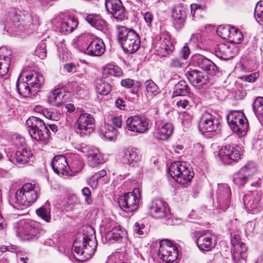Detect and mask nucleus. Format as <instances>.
Returning a JSON list of instances; mask_svg holds the SVG:
<instances>
[{"label": "nucleus", "mask_w": 263, "mask_h": 263, "mask_svg": "<svg viewBox=\"0 0 263 263\" xmlns=\"http://www.w3.org/2000/svg\"><path fill=\"white\" fill-rule=\"evenodd\" d=\"M83 231L73 242L74 251L79 257L76 259L81 261L90 258L94 254L97 246L94 229L89 226Z\"/></svg>", "instance_id": "1"}, {"label": "nucleus", "mask_w": 263, "mask_h": 263, "mask_svg": "<svg viewBox=\"0 0 263 263\" xmlns=\"http://www.w3.org/2000/svg\"><path fill=\"white\" fill-rule=\"evenodd\" d=\"M26 123L29 134L33 140L42 145L49 143V130L43 120L31 116L27 120Z\"/></svg>", "instance_id": "2"}, {"label": "nucleus", "mask_w": 263, "mask_h": 263, "mask_svg": "<svg viewBox=\"0 0 263 263\" xmlns=\"http://www.w3.org/2000/svg\"><path fill=\"white\" fill-rule=\"evenodd\" d=\"M118 40L124 52L133 53L140 47L139 34L133 29L121 26L118 29Z\"/></svg>", "instance_id": "3"}, {"label": "nucleus", "mask_w": 263, "mask_h": 263, "mask_svg": "<svg viewBox=\"0 0 263 263\" xmlns=\"http://www.w3.org/2000/svg\"><path fill=\"white\" fill-rule=\"evenodd\" d=\"M51 166L54 172L59 175L71 176L73 173L81 171L83 163L80 160L73 161L71 168L68 165L66 157L64 155H59L53 158Z\"/></svg>", "instance_id": "4"}, {"label": "nucleus", "mask_w": 263, "mask_h": 263, "mask_svg": "<svg viewBox=\"0 0 263 263\" xmlns=\"http://www.w3.org/2000/svg\"><path fill=\"white\" fill-rule=\"evenodd\" d=\"M227 120L232 130L239 137H242L246 134L249 125L243 112L232 111L227 115Z\"/></svg>", "instance_id": "5"}, {"label": "nucleus", "mask_w": 263, "mask_h": 263, "mask_svg": "<svg viewBox=\"0 0 263 263\" xmlns=\"http://www.w3.org/2000/svg\"><path fill=\"white\" fill-rule=\"evenodd\" d=\"M169 174L175 181L180 184L190 182L193 177V172L191 171L184 162L176 161L169 167Z\"/></svg>", "instance_id": "6"}, {"label": "nucleus", "mask_w": 263, "mask_h": 263, "mask_svg": "<svg viewBox=\"0 0 263 263\" xmlns=\"http://www.w3.org/2000/svg\"><path fill=\"white\" fill-rule=\"evenodd\" d=\"M37 192V187L34 185L26 183L16 192V203L24 206H29L36 200Z\"/></svg>", "instance_id": "7"}, {"label": "nucleus", "mask_w": 263, "mask_h": 263, "mask_svg": "<svg viewBox=\"0 0 263 263\" xmlns=\"http://www.w3.org/2000/svg\"><path fill=\"white\" fill-rule=\"evenodd\" d=\"M87 42L85 46L82 47L84 53L91 56L99 57L103 54L105 46L103 41L91 34H85L81 37V40Z\"/></svg>", "instance_id": "8"}, {"label": "nucleus", "mask_w": 263, "mask_h": 263, "mask_svg": "<svg viewBox=\"0 0 263 263\" xmlns=\"http://www.w3.org/2000/svg\"><path fill=\"white\" fill-rule=\"evenodd\" d=\"M141 199L139 188H135L132 192L124 194L119 199L120 207L126 212H133L139 206Z\"/></svg>", "instance_id": "9"}, {"label": "nucleus", "mask_w": 263, "mask_h": 263, "mask_svg": "<svg viewBox=\"0 0 263 263\" xmlns=\"http://www.w3.org/2000/svg\"><path fill=\"white\" fill-rule=\"evenodd\" d=\"M95 122L92 115L87 113L81 114L74 124V130L81 137L88 136L93 131Z\"/></svg>", "instance_id": "10"}, {"label": "nucleus", "mask_w": 263, "mask_h": 263, "mask_svg": "<svg viewBox=\"0 0 263 263\" xmlns=\"http://www.w3.org/2000/svg\"><path fill=\"white\" fill-rule=\"evenodd\" d=\"M231 252L234 263H246L247 247L240 241L239 236L234 234L231 239Z\"/></svg>", "instance_id": "11"}, {"label": "nucleus", "mask_w": 263, "mask_h": 263, "mask_svg": "<svg viewBox=\"0 0 263 263\" xmlns=\"http://www.w3.org/2000/svg\"><path fill=\"white\" fill-rule=\"evenodd\" d=\"M242 154L241 148L236 145L222 146L219 151V156L223 163L231 164L237 161Z\"/></svg>", "instance_id": "12"}, {"label": "nucleus", "mask_w": 263, "mask_h": 263, "mask_svg": "<svg viewBox=\"0 0 263 263\" xmlns=\"http://www.w3.org/2000/svg\"><path fill=\"white\" fill-rule=\"evenodd\" d=\"M261 194L258 191H251L244 195L243 205L246 209L255 213L261 210L263 207V199Z\"/></svg>", "instance_id": "13"}, {"label": "nucleus", "mask_w": 263, "mask_h": 263, "mask_svg": "<svg viewBox=\"0 0 263 263\" xmlns=\"http://www.w3.org/2000/svg\"><path fill=\"white\" fill-rule=\"evenodd\" d=\"M8 17L12 22L14 25L17 27L20 26H29L31 24L37 25L39 24V18L36 15H31L28 12H25L23 15H19L14 10H12L8 14Z\"/></svg>", "instance_id": "14"}, {"label": "nucleus", "mask_w": 263, "mask_h": 263, "mask_svg": "<svg viewBox=\"0 0 263 263\" xmlns=\"http://www.w3.org/2000/svg\"><path fill=\"white\" fill-rule=\"evenodd\" d=\"M158 252L160 258L166 262H173L178 257L177 248L173 246L171 241L167 239L160 241Z\"/></svg>", "instance_id": "15"}, {"label": "nucleus", "mask_w": 263, "mask_h": 263, "mask_svg": "<svg viewBox=\"0 0 263 263\" xmlns=\"http://www.w3.org/2000/svg\"><path fill=\"white\" fill-rule=\"evenodd\" d=\"M220 125L219 119L208 112H204L200 117L198 128L201 133L213 132Z\"/></svg>", "instance_id": "16"}, {"label": "nucleus", "mask_w": 263, "mask_h": 263, "mask_svg": "<svg viewBox=\"0 0 263 263\" xmlns=\"http://www.w3.org/2000/svg\"><path fill=\"white\" fill-rule=\"evenodd\" d=\"M257 172V168L255 164L249 162L234 175L233 181L239 186L243 185Z\"/></svg>", "instance_id": "17"}, {"label": "nucleus", "mask_w": 263, "mask_h": 263, "mask_svg": "<svg viewBox=\"0 0 263 263\" xmlns=\"http://www.w3.org/2000/svg\"><path fill=\"white\" fill-rule=\"evenodd\" d=\"M21 236L26 240L37 239L43 232L39 223L34 221H28L22 223Z\"/></svg>", "instance_id": "18"}, {"label": "nucleus", "mask_w": 263, "mask_h": 263, "mask_svg": "<svg viewBox=\"0 0 263 263\" xmlns=\"http://www.w3.org/2000/svg\"><path fill=\"white\" fill-rule=\"evenodd\" d=\"M216 199L219 207L227 209L231 204V191L229 186L225 183H219L216 192Z\"/></svg>", "instance_id": "19"}, {"label": "nucleus", "mask_w": 263, "mask_h": 263, "mask_svg": "<svg viewBox=\"0 0 263 263\" xmlns=\"http://www.w3.org/2000/svg\"><path fill=\"white\" fill-rule=\"evenodd\" d=\"M20 77L25 78L26 82L34 91V94L36 93L38 90L43 85V75L35 70L24 71L20 74Z\"/></svg>", "instance_id": "20"}, {"label": "nucleus", "mask_w": 263, "mask_h": 263, "mask_svg": "<svg viewBox=\"0 0 263 263\" xmlns=\"http://www.w3.org/2000/svg\"><path fill=\"white\" fill-rule=\"evenodd\" d=\"M148 121L139 116L129 117L126 120V128L133 132L143 133L148 130Z\"/></svg>", "instance_id": "21"}, {"label": "nucleus", "mask_w": 263, "mask_h": 263, "mask_svg": "<svg viewBox=\"0 0 263 263\" xmlns=\"http://www.w3.org/2000/svg\"><path fill=\"white\" fill-rule=\"evenodd\" d=\"M194 61L196 66L199 67L207 74L214 75L218 72V67L210 60L202 55H195Z\"/></svg>", "instance_id": "22"}, {"label": "nucleus", "mask_w": 263, "mask_h": 263, "mask_svg": "<svg viewBox=\"0 0 263 263\" xmlns=\"http://www.w3.org/2000/svg\"><path fill=\"white\" fill-rule=\"evenodd\" d=\"M196 243L201 251H210L215 248L217 241L214 235L204 232L197 238Z\"/></svg>", "instance_id": "23"}, {"label": "nucleus", "mask_w": 263, "mask_h": 263, "mask_svg": "<svg viewBox=\"0 0 263 263\" xmlns=\"http://www.w3.org/2000/svg\"><path fill=\"white\" fill-rule=\"evenodd\" d=\"M105 6L116 19L123 20L125 17V11L120 0H107Z\"/></svg>", "instance_id": "24"}, {"label": "nucleus", "mask_w": 263, "mask_h": 263, "mask_svg": "<svg viewBox=\"0 0 263 263\" xmlns=\"http://www.w3.org/2000/svg\"><path fill=\"white\" fill-rule=\"evenodd\" d=\"M186 77L193 86H201L209 80V76L206 72L198 69H193L188 71Z\"/></svg>", "instance_id": "25"}, {"label": "nucleus", "mask_w": 263, "mask_h": 263, "mask_svg": "<svg viewBox=\"0 0 263 263\" xmlns=\"http://www.w3.org/2000/svg\"><path fill=\"white\" fill-rule=\"evenodd\" d=\"M167 204L162 199H155L148 206L151 213L156 218H162L166 216L167 212Z\"/></svg>", "instance_id": "26"}, {"label": "nucleus", "mask_w": 263, "mask_h": 263, "mask_svg": "<svg viewBox=\"0 0 263 263\" xmlns=\"http://www.w3.org/2000/svg\"><path fill=\"white\" fill-rule=\"evenodd\" d=\"M140 156L137 149L135 148L124 149L121 155V162L126 166H135L140 160Z\"/></svg>", "instance_id": "27"}, {"label": "nucleus", "mask_w": 263, "mask_h": 263, "mask_svg": "<svg viewBox=\"0 0 263 263\" xmlns=\"http://www.w3.org/2000/svg\"><path fill=\"white\" fill-rule=\"evenodd\" d=\"M156 47L158 51L162 56H166L173 51L174 45L171 41V37L166 34H162L159 36V42Z\"/></svg>", "instance_id": "28"}, {"label": "nucleus", "mask_w": 263, "mask_h": 263, "mask_svg": "<svg viewBox=\"0 0 263 263\" xmlns=\"http://www.w3.org/2000/svg\"><path fill=\"white\" fill-rule=\"evenodd\" d=\"M187 8L183 3L175 4L171 9L172 16L177 24L184 25L186 18Z\"/></svg>", "instance_id": "29"}, {"label": "nucleus", "mask_w": 263, "mask_h": 263, "mask_svg": "<svg viewBox=\"0 0 263 263\" xmlns=\"http://www.w3.org/2000/svg\"><path fill=\"white\" fill-rule=\"evenodd\" d=\"M67 99L66 92L61 89H57L50 92L48 95V102L53 106H60Z\"/></svg>", "instance_id": "30"}, {"label": "nucleus", "mask_w": 263, "mask_h": 263, "mask_svg": "<svg viewBox=\"0 0 263 263\" xmlns=\"http://www.w3.org/2000/svg\"><path fill=\"white\" fill-rule=\"evenodd\" d=\"M32 156V153L29 149L18 148L12 157V162L20 164H26L29 162Z\"/></svg>", "instance_id": "31"}, {"label": "nucleus", "mask_w": 263, "mask_h": 263, "mask_svg": "<svg viewBox=\"0 0 263 263\" xmlns=\"http://www.w3.org/2000/svg\"><path fill=\"white\" fill-rule=\"evenodd\" d=\"M78 25L77 20L74 17L70 16L61 21L59 26V29L61 32L70 33L77 27Z\"/></svg>", "instance_id": "32"}, {"label": "nucleus", "mask_w": 263, "mask_h": 263, "mask_svg": "<svg viewBox=\"0 0 263 263\" xmlns=\"http://www.w3.org/2000/svg\"><path fill=\"white\" fill-rule=\"evenodd\" d=\"M125 235V231L118 226L108 232L105 235V238L107 241L114 242L121 240Z\"/></svg>", "instance_id": "33"}, {"label": "nucleus", "mask_w": 263, "mask_h": 263, "mask_svg": "<svg viewBox=\"0 0 263 263\" xmlns=\"http://www.w3.org/2000/svg\"><path fill=\"white\" fill-rule=\"evenodd\" d=\"M215 53L217 57L223 60H228L232 58L234 54L231 47L225 44L218 45L215 49Z\"/></svg>", "instance_id": "34"}, {"label": "nucleus", "mask_w": 263, "mask_h": 263, "mask_svg": "<svg viewBox=\"0 0 263 263\" xmlns=\"http://www.w3.org/2000/svg\"><path fill=\"white\" fill-rule=\"evenodd\" d=\"M174 130L173 125L170 123H166L163 125L156 133V136L157 139L161 140H166L172 135Z\"/></svg>", "instance_id": "35"}, {"label": "nucleus", "mask_w": 263, "mask_h": 263, "mask_svg": "<svg viewBox=\"0 0 263 263\" xmlns=\"http://www.w3.org/2000/svg\"><path fill=\"white\" fill-rule=\"evenodd\" d=\"M145 94L147 98H153L159 92V89L157 84L152 80H148L144 83Z\"/></svg>", "instance_id": "36"}, {"label": "nucleus", "mask_w": 263, "mask_h": 263, "mask_svg": "<svg viewBox=\"0 0 263 263\" xmlns=\"http://www.w3.org/2000/svg\"><path fill=\"white\" fill-rule=\"evenodd\" d=\"M87 160L88 165L95 167L104 162V159L102 154L96 150L90 152L87 156Z\"/></svg>", "instance_id": "37"}, {"label": "nucleus", "mask_w": 263, "mask_h": 263, "mask_svg": "<svg viewBox=\"0 0 263 263\" xmlns=\"http://www.w3.org/2000/svg\"><path fill=\"white\" fill-rule=\"evenodd\" d=\"M190 92V89L186 82L184 80L180 81L174 87L173 97L184 96Z\"/></svg>", "instance_id": "38"}, {"label": "nucleus", "mask_w": 263, "mask_h": 263, "mask_svg": "<svg viewBox=\"0 0 263 263\" xmlns=\"http://www.w3.org/2000/svg\"><path fill=\"white\" fill-rule=\"evenodd\" d=\"M16 88L19 93L24 97H30L32 95H35L34 94V91L26 81L20 82L18 80L16 83Z\"/></svg>", "instance_id": "39"}, {"label": "nucleus", "mask_w": 263, "mask_h": 263, "mask_svg": "<svg viewBox=\"0 0 263 263\" xmlns=\"http://www.w3.org/2000/svg\"><path fill=\"white\" fill-rule=\"evenodd\" d=\"M101 131L106 139L114 140L117 135V129L110 124H105L101 128Z\"/></svg>", "instance_id": "40"}, {"label": "nucleus", "mask_w": 263, "mask_h": 263, "mask_svg": "<svg viewBox=\"0 0 263 263\" xmlns=\"http://www.w3.org/2000/svg\"><path fill=\"white\" fill-rule=\"evenodd\" d=\"M96 89L98 93L107 95L110 92L111 86L108 83L102 80H98L96 82Z\"/></svg>", "instance_id": "41"}, {"label": "nucleus", "mask_w": 263, "mask_h": 263, "mask_svg": "<svg viewBox=\"0 0 263 263\" xmlns=\"http://www.w3.org/2000/svg\"><path fill=\"white\" fill-rule=\"evenodd\" d=\"M0 51V75L4 76L8 72L10 65V58L1 54Z\"/></svg>", "instance_id": "42"}, {"label": "nucleus", "mask_w": 263, "mask_h": 263, "mask_svg": "<svg viewBox=\"0 0 263 263\" xmlns=\"http://www.w3.org/2000/svg\"><path fill=\"white\" fill-rule=\"evenodd\" d=\"M243 39V35L239 30L231 27V32L229 40L232 43L239 44Z\"/></svg>", "instance_id": "43"}, {"label": "nucleus", "mask_w": 263, "mask_h": 263, "mask_svg": "<svg viewBox=\"0 0 263 263\" xmlns=\"http://www.w3.org/2000/svg\"><path fill=\"white\" fill-rule=\"evenodd\" d=\"M91 18L95 19L92 26L97 29L101 30L106 26V22L98 15L90 14L88 15V19L91 20Z\"/></svg>", "instance_id": "44"}, {"label": "nucleus", "mask_w": 263, "mask_h": 263, "mask_svg": "<svg viewBox=\"0 0 263 263\" xmlns=\"http://www.w3.org/2000/svg\"><path fill=\"white\" fill-rule=\"evenodd\" d=\"M91 18L95 19L92 26L97 29L101 30L106 26V22L98 15L90 14L88 15V19L91 20Z\"/></svg>", "instance_id": "45"}, {"label": "nucleus", "mask_w": 263, "mask_h": 263, "mask_svg": "<svg viewBox=\"0 0 263 263\" xmlns=\"http://www.w3.org/2000/svg\"><path fill=\"white\" fill-rule=\"evenodd\" d=\"M254 15L256 21L263 25V1H259L255 7Z\"/></svg>", "instance_id": "46"}, {"label": "nucleus", "mask_w": 263, "mask_h": 263, "mask_svg": "<svg viewBox=\"0 0 263 263\" xmlns=\"http://www.w3.org/2000/svg\"><path fill=\"white\" fill-rule=\"evenodd\" d=\"M34 52L35 55H37L41 59H43L46 58L47 55L46 43L43 41L40 43Z\"/></svg>", "instance_id": "47"}, {"label": "nucleus", "mask_w": 263, "mask_h": 263, "mask_svg": "<svg viewBox=\"0 0 263 263\" xmlns=\"http://www.w3.org/2000/svg\"><path fill=\"white\" fill-rule=\"evenodd\" d=\"M253 109L255 114H259L263 116V97H258L255 100Z\"/></svg>", "instance_id": "48"}, {"label": "nucleus", "mask_w": 263, "mask_h": 263, "mask_svg": "<svg viewBox=\"0 0 263 263\" xmlns=\"http://www.w3.org/2000/svg\"><path fill=\"white\" fill-rule=\"evenodd\" d=\"M38 216L47 222H49L51 219L50 212L49 209L44 206L41 207L36 211Z\"/></svg>", "instance_id": "49"}, {"label": "nucleus", "mask_w": 263, "mask_h": 263, "mask_svg": "<svg viewBox=\"0 0 263 263\" xmlns=\"http://www.w3.org/2000/svg\"><path fill=\"white\" fill-rule=\"evenodd\" d=\"M231 32V27L219 26L218 27L217 32L218 35L223 39H229Z\"/></svg>", "instance_id": "50"}, {"label": "nucleus", "mask_w": 263, "mask_h": 263, "mask_svg": "<svg viewBox=\"0 0 263 263\" xmlns=\"http://www.w3.org/2000/svg\"><path fill=\"white\" fill-rule=\"evenodd\" d=\"M13 141L14 144L19 148H26V143L25 139L23 137L15 135L13 136Z\"/></svg>", "instance_id": "51"}, {"label": "nucleus", "mask_w": 263, "mask_h": 263, "mask_svg": "<svg viewBox=\"0 0 263 263\" xmlns=\"http://www.w3.org/2000/svg\"><path fill=\"white\" fill-rule=\"evenodd\" d=\"M45 117L53 121H59L61 117V114L57 111H52L48 109L44 111Z\"/></svg>", "instance_id": "52"}, {"label": "nucleus", "mask_w": 263, "mask_h": 263, "mask_svg": "<svg viewBox=\"0 0 263 263\" xmlns=\"http://www.w3.org/2000/svg\"><path fill=\"white\" fill-rule=\"evenodd\" d=\"M183 60L181 58L175 57L172 58L170 62V66L175 68H181L183 64Z\"/></svg>", "instance_id": "53"}, {"label": "nucleus", "mask_w": 263, "mask_h": 263, "mask_svg": "<svg viewBox=\"0 0 263 263\" xmlns=\"http://www.w3.org/2000/svg\"><path fill=\"white\" fill-rule=\"evenodd\" d=\"M191 13L193 17H195L196 12L200 10H206V6L205 5H201L197 4H192L191 5Z\"/></svg>", "instance_id": "54"}, {"label": "nucleus", "mask_w": 263, "mask_h": 263, "mask_svg": "<svg viewBox=\"0 0 263 263\" xmlns=\"http://www.w3.org/2000/svg\"><path fill=\"white\" fill-rule=\"evenodd\" d=\"M259 73L258 72H253L248 75H245L241 79L244 81L252 83L257 79Z\"/></svg>", "instance_id": "55"}, {"label": "nucleus", "mask_w": 263, "mask_h": 263, "mask_svg": "<svg viewBox=\"0 0 263 263\" xmlns=\"http://www.w3.org/2000/svg\"><path fill=\"white\" fill-rule=\"evenodd\" d=\"M191 103V98L187 97L185 99H183L177 102V105L178 107H181L182 109L186 108L187 106H190Z\"/></svg>", "instance_id": "56"}, {"label": "nucleus", "mask_w": 263, "mask_h": 263, "mask_svg": "<svg viewBox=\"0 0 263 263\" xmlns=\"http://www.w3.org/2000/svg\"><path fill=\"white\" fill-rule=\"evenodd\" d=\"M114 65L108 64L103 69V75L105 77L111 76L112 72L115 68Z\"/></svg>", "instance_id": "57"}, {"label": "nucleus", "mask_w": 263, "mask_h": 263, "mask_svg": "<svg viewBox=\"0 0 263 263\" xmlns=\"http://www.w3.org/2000/svg\"><path fill=\"white\" fill-rule=\"evenodd\" d=\"M190 53V48L186 46H184L182 48L180 51V55L181 56V58L183 60H186Z\"/></svg>", "instance_id": "58"}, {"label": "nucleus", "mask_w": 263, "mask_h": 263, "mask_svg": "<svg viewBox=\"0 0 263 263\" xmlns=\"http://www.w3.org/2000/svg\"><path fill=\"white\" fill-rule=\"evenodd\" d=\"M144 227V224L136 222L134 227V232L139 235H142L143 234L142 230Z\"/></svg>", "instance_id": "59"}, {"label": "nucleus", "mask_w": 263, "mask_h": 263, "mask_svg": "<svg viewBox=\"0 0 263 263\" xmlns=\"http://www.w3.org/2000/svg\"><path fill=\"white\" fill-rule=\"evenodd\" d=\"M106 175V172L104 170H102L96 173L91 178V180L94 181H97L98 180L102 177H104Z\"/></svg>", "instance_id": "60"}, {"label": "nucleus", "mask_w": 263, "mask_h": 263, "mask_svg": "<svg viewBox=\"0 0 263 263\" xmlns=\"http://www.w3.org/2000/svg\"><path fill=\"white\" fill-rule=\"evenodd\" d=\"M121 84L124 87L129 88L134 85V81L131 79H125L121 81Z\"/></svg>", "instance_id": "61"}, {"label": "nucleus", "mask_w": 263, "mask_h": 263, "mask_svg": "<svg viewBox=\"0 0 263 263\" xmlns=\"http://www.w3.org/2000/svg\"><path fill=\"white\" fill-rule=\"evenodd\" d=\"M143 15L144 19L147 23L151 24L153 20L152 14L148 11L142 12Z\"/></svg>", "instance_id": "62"}, {"label": "nucleus", "mask_w": 263, "mask_h": 263, "mask_svg": "<svg viewBox=\"0 0 263 263\" xmlns=\"http://www.w3.org/2000/svg\"><path fill=\"white\" fill-rule=\"evenodd\" d=\"M82 193L84 196L86 197L85 200L87 203H89V200L91 195L90 190L88 187H84L82 190Z\"/></svg>", "instance_id": "63"}, {"label": "nucleus", "mask_w": 263, "mask_h": 263, "mask_svg": "<svg viewBox=\"0 0 263 263\" xmlns=\"http://www.w3.org/2000/svg\"><path fill=\"white\" fill-rule=\"evenodd\" d=\"M76 65L72 63L66 64L64 66V69H65L68 72H71L74 70H76Z\"/></svg>", "instance_id": "64"}]
</instances>
